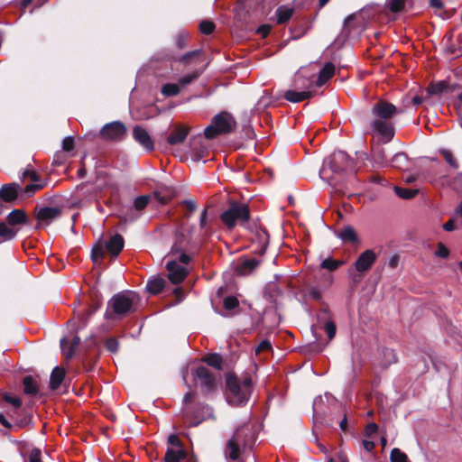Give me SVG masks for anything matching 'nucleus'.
<instances>
[{"label": "nucleus", "instance_id": "5", "mask_svg": "<svg viewBox=\"0 0 462 462\" xmlns=\"http://www.w3.org/2000/svg\"><path fill=\"white\" fill-rule=\"evenodd\" d=\"M138 300V295L133 291H121L115 294L107 302L105 318L116 320L134 313Z\"/></svg>", "mask_w": 462, "mask_h": 462}, {"label": "nucleus", "instance_id": "30", "mask_svg": "<svg viewBox=\"0 0 462 462\" xmlns=\"http://www.w3.org/2000/svg\"><path fill=\"white\" fill-rule=\"evenodd\" d=\"M194 396L195 395L193 393L189 392V393H185V395L183 397V404L186 406L183 409V416L190 420V421H189L190 426H198L200 422V420H196L192 417L191 411L189 410V407L188 406L189 402L193 401Z\"/></svg>", "mask_w": 462, "mask_h": 462}, {"label": "nucleus", "instance_id": "11", "mask_svg": "<svg viewBox=\"0 0 462 462\" xmlns=\"http://www.w3.org/2000/svg\"><path fill=\"white\" fill-rule=\"evenodd\" d=\"M261 261L256 258H248L242 255L238 258L235 267V273L238 276H247L252 274L260 265Z\"/></svg>", "mask_w": 462, "mask_h": 462}, {"label": "nucleus", "instance_id": "36", "mask_svg": "<svg viewBox=\"0 0 462 462\" xmlns=\"http://www.w3.org/2000/svg\"><path fill=\"white\" fill-rule=\"evenodd\" d=\"M17 229L9 227L5 223L0 222V241H10L17 235Z\"/></svg>", "mask_w": 462, "mask_h": 462}, {"label": "nucleus", "instance_id": "4", "mask_svg": "<svg viewBox=\"0 0 462 462\" xmlns=\"http://www.w3.org/2000/svg\"><path fill=\"white\" fill-rule=\"evenodd\" d=\"M349 170H353L350 157L345 152L337 151L324 161L319 175L328 184L337 186L339 180L337 176Z\"/></svg>", "mask_w": 462, "mask_h": 462}, {"label": "nucleus", "instance_id": "60", "mask_svg": "<svg viewBox=\"0 0 462 462\" xmlns=\"http://www.w3.org/2000/svg\"><path fill=\"white\" fill-rule=\"evenodd\" d=\"M273 349L272 344L269 340L264 339L255 348V353L258 355L262 352H268Z\"/></svg>", "mask_w": 462, "mask_h": 462}, {"label": "nucleus", "instance_id": "50", "mask_svg": "<svg viewBox=\"0 0 462 462\" xmlns=\"http://www.w3.org/2000/svg\"><path fill=\"white\" fill-rule=\"evenodd\" d=\"M79 344H80V337L76 335L73 337L69 349L64 353L66 359L69 360L74 356L76 349Z\"/></svg>", "mask_w": 462, "mask_h": 462}, {"label": "nucleus", "instance_id": "10", "mask_svg": "<svg viewBox=\"0 0 462 462\" xmlns=\"http://www.w3.org/2000/svg\"><path fill=\"white\" fill-rule=\"evenodd\" d=\"M193 375L195 379H198L200 382L201 387L206 389L207 392H213L216 390V377L208 367L204 365L198 366L195 369Z\"/></svg>", "mask_w": 462, "mask_h": 462}, {"label": "nucleus", "instance_id": "21", "mask_svg": "<svg viewBox=\"0 0 462 462\" xmlns=\"http://www.w3.org/2000/svg\"><path fill=\"white\" fill-rule=\"evenodd\" d=\"M314 96V92L310 90L296 91L287 90L283 94V97L291 103H299L306 99H310Z\"/></svg>", "mask_w": 462, "mask_h": 462}, {"label": "nucleus", "instance_id": "45", "mask_svg": "<svg viewBox=\"0 0 462 462\" xmlns=\"http://www.w3.org/2000/svg\"><path fill=\"white\" fill-rule=\"evenodd\" d=\"M180 89L176 83H166L162 87V94L165 97H174L180 93Z\"/></svg>", "mask_w": 462, "mask_h": 462}, {"label": "nucleus", "instance_id": "26", "mask_svg": "<svg viewBox=\"0 0 462 462\" xmlns=\"http://www.w3.org/2000/svg\"><path fill=\"white\" fill-rule=\"evenodd\" d=\"M294 14V8L289 5H280L275 11L276 22L278 24L287 23Z\"/></svg>", "mask_w": 462, "mask_h": 462}, {"label": "nucleus", "instance_id": "39", "mask_svg": "<svg viewBox=\"0 0 462 462\" xmlns=\"http://www.w3.org/2000/svg\"><path fill=\"white\" fill-rule=\"evenodd\" d=\"M43 188L44 184H39L37 182L26 185L23 189L21 188V196L23 198H30Z\"/></svg>", "mask_w": 462, "mask_h": 462}, {"label": "nucleus", "instance_id": "64", "mask_svg": "<svg viewBox=\"0 0 462 462\" xmlns=\"http://www.w3.org/2000/svg\"><path fill=\"white\" fill-rule=\"evenodd\" d=\"M378 430V426L376 423L374 422H370L369 424L366 425L365 427V435L367 437H371L372 435L375 434Z\"/></svg>", "mask_w": 462, "mask_h": 462}, {"label": "nucleus", "instance_id": "47", "mask_svg": "<svg viewBox=\"0 0 462 462\" xmlns=\"http://www.w3.org/2000/svg\"><path fill=\"white\" fill-rule=\"evenodd\" d=\"M311 86L310 80L303 77L302 75L297 73L294 78V87L297 89H309Z\"/></svg>", "mask_w": 462, "mask_h": 462}, {"label": "nucleus", "instance_id": "8", "mask_svg": "<svg viewBox=\"0 0 462 462\" xmlns=\"http://www.w3.org/2000/svg\"><path fill=\"white\" fill-rule=\"evenodd\" d=\"M127 133L126 125L121 121L106 124L99 132V136L106 141L118 142L125 138Z\"/></svg>", "mask_w": 462, "mask_h": 462}, {"label": "nucleus", "instance_id": "7", "mask_svg": "<svg viewBox=\"0 0 462 462\" xmlns=\"http://www.w3.org/2000/svg\"><path fill=\"white\" fill-rule=\"evenodd\" d=\"M236 125L235 118L229 113L221 112L212 118L211 124L204 130V135L207 139H215L220 134L233 132Z\"/></svg>", "mask_w": 462, "mask_h": 462}, {"label": "nucleus", "instance_id": "40", "mask_svg": "<svg viewBox=\"0 0 462 462\" xmlns=\"http://www.w3.org/2000/svg\"><path fill=\"white\" fill-rule=\"evenodd\" d=\"M189 40V35L186 32H179L174 37V44L178 50L187 48Z\"/></svg>", "mask_w": 462, "mask_h": 462}, {"label": "nucleus", "instance_id": "15", "mask_svg": "<svg viewBox=\"0 0 462 462\" xmlns=\"http://www.w3.org/2000/svg\"><path fill=\"white\" fill-rule=\"evenodd\" d=\"M376 261V254L373 250H365L355 262V268L357 272L363 273L371 269Z\"/></svg>", "mask_w": 462, "mask_h": 462}, {"label": "nucleus", "instance_id": "31", "mask_svg": "<svg viewBox=\"0 0 462 462\" xmlns=\"http://www.w3.org/2000/svg\"><path fill=\"white\" fill-rule=\"evenodd\" d=\"M201 361L217 370H222L223 368V358L217 353L208 354L202 357Z\"/></svg>", "mask_w": 462, "mask_h": 462}, {"label": "nucleus", "instance_id": "32", "mask_svg": "<svg viewBox=\"0 0 462 462\" xmlns=\"http://www.w3.org/2000/svg\"><path fill=\"white\" fill-rule=\"evenodd\" d=\"M23 393L25 394L35 396L39 392L37 382L31 375H27L23 380Z\"/></svg>", "mask_w": 462, "mask_h": 462}, {"label": "nucleus", "instance_id": "54", "mask_svg": "<svg viewBox=\"0 0 462 462\" xmlns=\"http://www.w3.org/2000/svg\"><path fill=\"white\" fill-rule=\"evenodd\" d=\"M223 305L226 310H232L239 306V301L235 296H227L224 299Z\"/></svg>", "mask_w": 462, "mask_h": 462}, {"label": "nucleus", "instance_id": "23", "mask_svg": "<svg viewBox=\"0 0 462 462\" xmlns=\"http://www.w3.org/2000/svg\"><path fill=\"white\" fill-rule=\"evenodd\" d=\"M66 376V371L64 368L60 366H55L53 370L51 371V376H50V383L49 386L51 390L55 391L60 388L62 382L64 381Z\"/></svg>", "mask_w": 462, "mask_h": 462}, {"label": "nucleus", "instance_id": "29", "mask_svg": "<svg viewBox=\"0 0 462 462\" xmlns=\"http://www.w3.org/2000/svg\"><path fill=\"white\" fill-rule=\"evenodd\" d=\"M165 286L163 278L157 276L148 281L146 290L152 295L161 293Z\"/></svg>", "mask_w": 462, "mask_h": 462}, {"label": "nucleus", "instance_id": "55", "mask_svg": "<svg viewBox=\"0 0 462 462\" xmlns=\"http://www.w3.org/2000/svg\"><path fill=\"white\" fill-rule=\"evenodd\" d=\"M324 329L328 335L329 340L333 339L336 336L337 328L335 323L332 320H328L325 322Z\"/></svg>", "mask_w": 462, "mask_h": 462}, {"label": "nucleus", "instance_id": "14", "mask_svg": "<svg viewBox=\"0 0 462 462\" xmlns=\"http://www.w3.org/2000/svg\"><path fill=\"white\" fill-rule=\"evenodd\" d=\"M133 137L135 142L142 145L146 151L152 152L154 150V143L149 133L141 125H135L133 128Z\"/></svg>", "mask_w": 462, "mask_h": 462}, {"label": "nucleus", "instance_id": "51", "mask_svg": "<svg viewBox=\"0 0 462 462\" xmlns=\"http://www.w3.org/2000/svg\"><path fill=\"white\" fill-rule=\"evenodd\" d=\"M105 347L107 351L116 354L119 350V341L115 337H110L106 338L105 342Z\"/></svg>", "mask_w": 462, "mask_h": 462}, {"label": "nucleus", "instance_id": "3", "mask_svg": "<svg viewBox=\"0 0 462 462\" xmlns=\"http://www.w3.org/2000/svg\"><path fill=\"white\" fill-rule=\"evenodd\" d=\"M227 401L235 406H242L247 402L252 393L253 382L249 374L237 377L234 374L226 376Z\"/></svg>", "mask_w": 462, "mask_h": 462}, {"label": "nucleus", "instance_id": "52", "mask_svg": "<svg viewBox=\"0 0 462 462\" xmlns=\"http://www.w3.org/2000/svg\"><path fill=\"white\" fill-rule=\"evenodd\" d=\"M149 201L150 197L148 195L139 196L134 200V207L136 210H143L147 207Z\"/></svg>", "mask_w": 462, "mask_h": 462}, {"label": "nucleus", "instance_id": "53", "mask_svg": "<svg viewBox=\"0 0 462 462\" xmlns=\"http://www.w3.org/2000/svg\"><path fill=\"white\" fill-rule=\"evenodd\" d=\"M441 155L445 161L454 169H458L459 165L457 160L454 158L450 151L443 149L440 151Z\"/></svg>", "mask_w": 462, "mask_h": 462}, {"label": "nucleus", "instance_id": "35", "mask_svg": "<svg viewBox=\"0 0 462 462\" xmlns=\"http://www.w3.org/2000/svg\"><path fill=\"white\" fill-rule=\"evenodd\" d=\"M9 417L14 420V424H13L14 430L23 429L32 423V416L30 414L20 417L15 411L14 414H9Z\"/></svg>", "mask_w": 462, "mask_h": 462}, {"label": "nucleus", "instance_id": "38", "mask_svg": "<svg viewBox=\"0 0 462 462\" xmlns=\"http://www.w3.org/2000/svg\"><path fill=\"white\" fill-rule=\"evenodd\" d=\"M344 263H345V261H343V260H336L332 257H328L321 262L319 267H320V269H326L329 272H335L340 266H342Z\"/></svg>", "mask_w": 462, "mask_h": 462}, {"label": "nucleus", "instance_id": "63", "mask_svg": "<svg viewBox=\"0 0 462 462\" xmlns=\"http://www.w3.org/2000/svg\"><path fill=\"white\" fill-rule=\"evenodd\" d=\"M62 149L65 152H71L74 149V138L72 136H68L63 139Z\"/></svg>", "mask_w": 462, "mask_h": 462}, {"label": "nucleus", "instance_id": "12", "mask_svg": "<svg viewBox=\"0 0 462 462\" xmlns=\"http://www.w3.org/2000/svg\"><path fill=\"white\" fill-rule=\"evenodd\" d=\"M166 269L169 272L168 279L173 284L181 283L189 274L187 268L180 265L176 260L169 261Z\"/></svg>", "mask_w": 462, "mask_h": 462}, {"label": "nucleus", "instance_id": "22", "mask_svg": "<svg viewBox=\"0 0 462 462\" xmlns=\"http://www.w3.org/2000/svg\"><path fill=\"white\" fill-rule=\"evenodd\" d=\"M337 236L342 240L343 243L346 244H358L359 237L355 230V228L351 226H344L342 229L337 231Z\"/></svg>", "mask_w": 462, "mask_h": 462}, {"label": "nucleus", "instance_id": "61", "mask_svg": "<svg viewBox=\"0 0 462 462\" xmlns=\"http://www.w3.org/2000/svg\"><path fill=\"white\" fill-rule=\"evenodd\" d=\"M25 178H30L32 182H38L41 180L40 175L36 171L30 170H26L23 172L22 180H24Z\"/></svg>", "mask_w": 462, "mask_h": 462}, {"label": "nucleus", "instance_id": "44", "mask_svg": "<svg viewBox=\"0 0 462 462\" xmlns=\"http://www.w3.org/2000/svg\"><path fill=\"white\" fill-rule=\"evenodd\" d=\"M204 71L203 69H195L191 73H189L179 79L181 86H186L195 81Z\"/></svg>", "mask_w": 462, "mask_h": 462}, {"label": "nucleus", "instance_id": "2", "mask_svg": "<svg viewBox=\"0 0 462 462\" xmlns=\"http://www.w3.org/2000/svg\"><path fill=\"white\" fill-rule=\"evenodd\" d=\"M257 439L254 426L244 423L238 426L224 448L226 458L232 461L244 462L242 454L246 450H252Z\"/></svg>", "mask_w": 462, "mask_h": 462}, {"label": "nucleus", "instance_id": "24", "mask_svg": "<svg viewBox=\"0 0 462 462\" xmlns=\"http://www.w3.org/2000/svg\"><path fill=\"white\" fill-rule=\"evenodd\" d=\"M335 74V65L332 62H327L319 70L318 79L315 82L317 87H321L327 83Z\"/></svg>", "mask_w": 462, "mask_h": 462}, {"label": "nucleus", "instance_id": "17", "mask_svg": "<svg viewBox=\"0 0 462 462\" xmlns=\"http://www.w3.org/2000/svg\"><path fill=\"white\" fill-rule=\"evenodd\" d=\"M104 245L111 257L116 258L124 249L125 239L122 235L116 233L108 241L105 242Z\"/></svg>", "mask_w": 462, "mask_h": 462}, {"label": "nucleus", "instance_id": "19", "mask_svg": "<svg viewBox=\"0 0 462 462\" xmlns=\"http://www.w3.org/2000/svg\"><path fill=\"white\" fill-rule=\"evenodd\" d=\"M189 132V127L181 125L176 126L167 137L168 143L171 145L182 143L187 138Z\"/></svg>", "mask_w": 462, "mask_h": 462}, {"label": "nucleus", "instance_id": "13", "mask_svg": "<svg viewBox=\"0 0 462 462\" xmlns=\"http://www.w3.org/2000/svg\"><path fill=\"white\" fill-rule=\"evenodd\" d=\"M191 234L186 233L182 228H178L174 233V242L171 254H177L185 251L190 243Z\"/></svg>", "mask_w": 462, "mask_h": 462}, {"label": "nucleus", "instance_id": "27", "mask_svg": "<svg viewBox=\"0 0 462 462\" xmlns=\"http://www.w3.org/2000/svg\"><path fill=\"white\" fill-rule=\"evenodd\" d=\"M201 137L199 140L194 139L191 143L192 156L197 162L207 158L209 155L208 146L200 143Z\"/></svg>", "mask_w": 462, "mask_h": 462}, {"label": "nucleus", "instance_id": "42", "mask_svg": "<svg viewBox=\"0 0 462 462\" xmlns=\"http://www.w3.org/2000/svg\"><path fill=\"white\" fill-rule=\"evenodd\" d=\"M448 88V83L444 80L439 81L435 84L429 85L427 88V92L429 96L430 95H439L446 91Z\"/></svg>", "mask_w": 462, "mask_h": 462}, {"label": "nucleus", "instance_id": "62", "mask_svg": "<svg viewBox=\"0 0 462 462\" xmlns=\"http://www.w3.org/2000/svg\"><path fill=\"white\" fill-rule=\"evenodd\" d=\"M30 462H42V451L38 448H34L31 450L29 455Z\"/></svg>", "mask_w": 462, "mask_h": 462}, {"label": "nucleus", "instance_id": "9", "mask_svg": "<svg viewBox=\"0 0 462 462\" xmlns=\"http://www.w3.org/2000/svg\"><path fill=\"white\" fill-rule=\"evenodd\" d=\"M62 209L60 207H42L36 209L35 217L37 225L35 229L50 226L55 219L61 216Z\"/></svg>", "mask_w": 462, "mask_h": 462}, {"label": "nucleus", "instance_id": "16", "mask_svg": "<svg viewBox=\"0 0 462 462\" xmlns=\"http://www.w3.org/2000/svg\"><path fill=\"white\" fill-rule=\"evenodd\" d=\"M20 184L16 182L4 184L0 187V200L5 203H14L19 196Z\"/></svg>", "mask_w": 462, "mask_h": 462}, {"label": "nucleus", "instance_id": "25", "mask_svg": "<svg viewBox=\"0 0 462 462\" xmlns=\"http://www.w3.org/2000/svg\"><path fill=\"white\" fill-rule=\"evenodd\" d=\"M188 457V451L185 448L175 449L168 448L162 462H180Z\"/></svg>", "mask_w": 462, "mask_h": 462}, {"label": "nucleus", "instance_id": "49", "mask_svg": "<svg viewBox=\"0 0 462 462\" xmlns=\"http://www.w3.org/2000/svg\"><path fill=\"white\" fill-rule=\"evenodd\" d=\"M199 28L201 33L209 35L215 31L216 25L209 20H203L199 23Z\"/></svg>", "mask_w": 462, "mask_h": 462}, {"label": "nucleus", "instance_id": "48", "mask_svg": "<svg viewBox=\"0 0 462 462\" xmlns=\"http://www.w3.org/2000/svg\"><path fill=\"white\" fill-rule=\"evenodd\" d=\"M406 0H389L388 8L393 14L401 13L404 10Z\"/></svg>", "mask_w": 462, "mask_h": 462}, {"label": "nucleus", "instance_id": "59", "mask_svg": "<svg viewBox=\"0 0 462 462\" xmlns=\"http://www.w3.org/2000/svg\"><path fill=\"white\" fill-rule=\"evenodd\" d=\"M307 291L310 297L315 300H320L322 299V293L316 286L310 285L307 288Z\"/></svg>", "mask_w": 462, "mask_h": 462}, {"label": "nucleus", "instance_id": "56", "mask_svg": "<svg viewBox=\"0 0 462 462\" xmlns=\"http://www.w3.org/2000/svg\"><path fill=\"white\" fill-rule=\"evenodd\" d=\"M168 444L171 445L175 449L185 448L183 442L176 434H171L168 437Z\"/></svg>", "mask_w": 462, "mask_h": 462}, {"label": "nucleus", "instance_id": "46", "mask_svg": "<svg viewBox=\"0 0 462 462\" xmlns=\"http://www.w3.org/2000/svg\"><path fill=\"white\" fill-rule=\"evenodd\" d=\"M390 461L391 462H410L408 456L398 448H394L391 450Z\"/></svg>", "mask_w": 462, "mask_h": 462}, {"label": "nucleus", "instance_id": "18", "mask_svg": "<svg viewBox=\"0 0 462 462\" xmlns=\"http://www.w3.org/2000/svg\"><path fill=\"white\" fill-rule=\"evenodd\" d=\"M7 224L13 228L20 225H31V219L26 212L21 208L13 209L5 218Z\"/></svg>", "mask_w": 462, "mask_h": 462}, {"label": "nucleus", "instance_id": "6", "mask_svg": "<svg viewBox=\"0 0 462 462\" xmlns=\"http://www.w3.org/2000/svg\"><path fill=\"white\" fill-rule=\"evenodd\" d=\"M221 222L228 230H233L236 226H245L251 219L249 206L236 200H230L228 207L219 216Z\"/></svg>", "mask_w": 462, "mask_h": 462}, {"label": "nucleus", "instance_id": "34", "mask_svg": "<svg viewBox=\"0 0 462 462\" xmlns=\"http://www.w3.org/2000/svg\"><path fill=\"white\" fill-rule=\"evenodd\" d=\"M255 236L259 244V248L257 250L258 254L263 255L264 254L269 244V234L265 229H259L256 231Z\"/></svg>", "mask_w": 462, "mask_h": 462}, {"label": "nucleus", "instance_id": "58", "mask_svg": "<svg viewBox=\"0 0 462 462\" xmlns=\"http://www.w3.org/2000/svg\"><path fill=\"white\" fill-rule=\"evenodd\" d=\"M3 399L5 402L12 404L16 409L22 406V400L20 398L13 397L6 393L3 394Z\"/></svg>", "mask_w": 462, "mask_h": 462}, {"label": "nucleus", "instance_id": "33", "mask_svg": "<svg viewBox=\"0 0 462 462\" xmlns=\"http://www.w3.org/2000/svg\"><path fill=\"white\" fill-rule=\"evenodd\" d=\"M371 159L374 164L377 166H386L388 165L385 151L383 147H375L372 149L371 152Z\"/></svg>", "mask_w": 462, "mask_h": 462}, {"label": "nucleus", "instance_id": "43", "mask_svg": "<svg viewBox=\"0 0 462 462\" xmlns=\"http://www.w3.org/2000/svg\"><path fill=\"white\" fill-rule=\"evenodd\" d=\"M394 191L399 198L404 199H411L414 198L419 192L418 189L401 188L398 186L394 187Z\"/></svg>", "mask_w": 462, "mask_h": 462}, {"label": "nucleus", "instance_id": "37", "mask_svg": "<svg viewBox=\"0 0 462 462\" xmlns=\"http://www.w3.org/2000/svg\"><path fill=\"white\" fill-rule=\"evenodd\" d=\"M105 249H106L105 245L101 241H98L97 243H96L93 245L92 250H91V255H90L91 260L94 263L103 260L106 255Z\"/></svg>", "mask_w": 462, "mask_h": 462}, {"label": "nucleus", "instance_id": "41", "mask_svg": "<svg viewBox=\"0 0 462 462\" xmlns=\"http://www.w3.org/2000/svg\"><path fill=\"white\" fill-rule=\"evenodd\" d=\"M201 49L188 51L179 59V61L184 65H189L197 60L201 55Z\"/></svg>", "mask_w": 462, "mask_h": 462}, {"label": "nucleus", "instance_id": "57", "mask_svg": "<svg viewBox=\"0 0 462 462\" xmlns=\"http://www.w3.org/2000/svg\"><path fill=\"white\" fill-rule=\"evenodd\" d=\"M434 254L437 257L447 259L449 256V250L443 243L439 242L438 244V249Z\"/></svg>", "mask_w": 462, "mask_h": 462}, {"label": "nucleus", "instance_id": "1", "mask_svg": "<svg viewBox=\"0 0 462 462\" xmlns=\"http://www.w3.org/2000/svg\"><path fill=\"white\" fill-rule=\"evenodd\" d=\"M402 113L393 103L386 99H379L371 109L373 116L370 122V134L375 136L379 143H388L395 134L393 117Z\"/></svg>", "mask_w": 462, "mask_h": 462}, {"label": "nucleus", "instance_id": "20", "mask_svg": "<svg viewBox=\"0 0 462 462\" xmlns=\"http://www.w3.org/2000/svg\"><path fill=\"white\" fill-rule=\"evenodd\" d=\"M282 293L283 291L277 282H268L263 292L264 298L272 303H276L278 298L281 297Z\"/></svg>", "mask_w": 462, "mask_h": 462}, {"label": "nucleus", "instance_id": "28", "mask_svg": "<svg viewBox=\"0 0 462 462\" xmlns=\"http://www.w3.org/2000/svg\"><path fill=\"white\" fill-rule=\"evenodd\" d=\"M410 161L405 152H397L390 161V165L395 169L401 171H406L409 169Z\"/></svg>", "mask_w": 462, "mask_h": 462}]
</instances>
